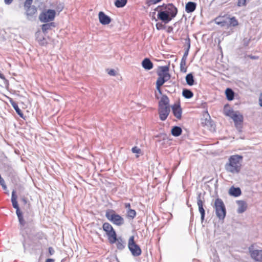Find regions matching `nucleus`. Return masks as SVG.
Instances as JSON below:
<instances>
[{"mask_svg": "<svg viewBox=\"0 0 262 262\" xmlns=\"http://www.w3.org/2000/svg\"><path fill=\"white\" fill-rule=\"evenodd\" d=\"M158 9H160L157 15L158 19L165 24H167L171 21L178 12L177 8L172 4L159 6L155 10Z\"/></svg>", "mask_w": 262, "mask_h": 262, "instance_id": "f257e3e1", "label": "nucleus"}, {"mask_svg": "<svg viewBox=\"0 0 262 262\" xmlns=\"http://www.w3.org/2000/svg\"><path fill=\"white\" fill-rule=\"evenodd\" d=\"M243 157L238 155H234L229 157L225 164L226 170L232 174L238 173L242 169Z\"/></svg>", "mask_w": 262, "mask_h": 262, "instance_id": "f03ea898", "label": "nucleus"}, {"mask_svg": "<svg viewBox=\"0 0 262 262\" xmlns=\"http://www.w3.org/2000/svg\"><path fill=\"white\" fill-rule=\"evenodd\" d=\"M170 112L169 99L166 95H163L158 103V113L161 120H165Z\"/></svg>", "mask_w": 262, "mask_h": 262, "instance_id": "7ed1b4c3", "label": "nucleus"}, {"mask_svg": "<svg viewBox=\"0 0 262 262\" xmlns=\"http://www.w3.org/2000/svg\"><path fill=\"white\" fill-rule=\"evenodd\" d=\"M169 67L168 66H161L159 67L157 71L158 78L156 81V89L160 94H161V86L166 81H167L170 78V75L169 73Z\"/></svg>", "mask_w": 262, "mask_h": 262, "instance_id": "20e7f679", "label": "nucleus"}, {"mask_svg": "<svg viewBox=\"0 0 262 262\" xmlns=\"http://www.w3.org/2000/svg\"><path fill=\"white\" fill-rule=\"evenodd\" d=\"M105 216L113 224L118 226L122 225L124 223V219L113 209L106 210Z\"/></svg>", "mask_w": 262, "mask_h": 262, "instance_id": "39448f33", "label": "nucleus"}, {"mask_svg": "<svg viewBox=\"0 0 262 262\" xmlns=\"http://www.w3.org/2000/svg\"><path fill=\"white\" fill-rule=\"evenodd\" d=\"M214 208L217 216L220 220H223L226 216V211L223 201L219 198L215 200Z\"/></svg>", "mask_w": 262, "mask_h": 262, "instance_id": "423d86ee", "label": "nucleus"}, {"mask_svg": "<svg viewBox=\"0 0 262 262\" xmlns=\"http://www.w3.org/2000/svg\"><path fill=\"white\" fill-rule=\"evenodd\" d=\"M11 201L13 207L16 209V213L18 218L19 222L21 225L24 226L25 224V221L24 219L23 213L19 209L17 201V195L15 190H13L12 192Z\"/></svg>", "mask_w": 262, "mask_h": 262, "instance_id": "0eeeda50", "label": "nucleus"}, {"mask_svg": "<svg viewBox=\"0 0 262 262\" xmlns=\"http://www.w3.org/2000/svg\"><path fill=\"white\" fill-rule=\"evenodd\" d=\"M102 229L104 231L109 243L112 240L115 239V237L117 236L115 230L112 225L108 222H105L103 224Z\"/></svg>", "mask_w": 262, "mask_h": 262, "instance_id": "6e6552de", "label": "nucleus"}, {"mask_svg": "<svg viewBox=\"0 0 262 262\" xmlns=\"http://www.w3.org/2000/svg\"><path fill=\"white\" fill-rule=\"evenodd\" d=\"M128 248L133 256H138L141 254L142 250L135 243L134 236H130L128 239Z\"/></svg>", "mask_w": 262, "mask_h": 262, "instance_id": "1a4fd4ad", "label": "nucleus"}, {"mask_svg": "<svg viewBox=\"0 0 262 262\" xmlns=\"http://www.w3.org/2000/svg\"><path fill=\"white\" fill-rule=\"evenodd\" d=\"M56 12L54 10L49 9L42 12L39 16V19L43 23H48L53 21L55 17Z\"/></svg>", "mask_w": 262, "mask_h": 262, "instance_id": "9d476101", "label": "nucleus"}, {"mask_svg": "<svg viewBox=\"0 0 262 262\" xmlns=\"http://www.w3.org/2000/svg\"><path fill=\"white\" fill-rule=\"evenodd\" d=\"M254 247L255 244H253L249 247L250 255L255 261L262 262V250H255Z\"/></svg>", "mask_w": 262, "mask_h": 262, "instance_id": "9b49d317", "label": "nucleus"}, {"mask_svg": "<svg viewBox=\"0 0 262 262\" xmlns=\"http://www.w3.org/2000/svg\"><path fill=\"white\" fill-rule=\"evenodd\" d=\"M172 111L173 115L178 120L182 118V110L179 103H174L172 106Z\"/></svg>", "mask_w": 262, "mask_h": 262, "instance_id": "f8f14e48", "label": "nucleus"}, {"mask_svg": "<svg viewBox=\"0 0 262 262\" xmlns=\"http://www.w3.org/2000/svg\"><path fill=\"white\" fill-rule=\"evenodd\" d=\"M229 17L227 15L220 16L215 19V22L216 24L222 27H227L228 28V20Z\"/></svg>", "mask_w": 262, "mask_h": 262, "instance_id": "ddd939ff", "label": "nucleus"}, {"mask_svg": "<svg viewBox=\"0 0 262 262\" xmlns=\"http://www.w3.org/2000/svg\"><path fill=\"white\" fill-rule=\"evenodd\" d=\"M235 123V125L237 128H241L243 122V116L238 112L235 114L231 118Z\"/></svg>", "mask_w": 262, "mask_h": 262, "instance_id": "4468645a", "label": "nucleus"}, {"mask_svg": "<svg viewBox=\"0 0 262 262\" xmlns=\"http://www.w3.org/2000/svg\"><path fill=\"white\" fill-rule=\"evenodd\" d=\"M98 18L100 23L103 25H108L112 21L111 18L102 11L99 12Z\"/></svg>", "mask_w": 262, "mask_h": 262, "instance_id": "2eb2a0df", "label": "nucleus"}, {"mask_svg": "<svg viewBox=\"0 0 262 262\" xmlns=\"http://www.w3.org/2000/svg\"><path fill=\"white\" fill-rule=\"evenodd\" d=\"M110 244H116V247L119 250H123L125 247V243L122 238L121 237H117V236L115 237V241L114 239L112 240L110 242Z\"/></svg>", "mask_w": 262, "mask_h": 262, "instance_id": "dca6fc26", "label": "nucleus"}, {"mask_svg": "<svg viewBox=\"0 0 262 262\" xmlns=\"http://www.w3.org/2000/svg\"><path fill=\"white\" fill-rule=\"evenodd\" d=\"M24 6L26 8V13L28 19H30L37 13V9L35 6H31V5H26L25 4Z\"/></svg>", "mask_w": 262, "mask_h": 262, "instance_id": "f3484780", "label": "nucleus"}, {"mask_svg": "<svg viewBox=\"0 0 262 262\" xmlns=\"http://www.w3.org/2000/svg\"><path fill=\"white\" fill-rule=\"evenodd\" d=\"M237 204L238 205L237 212L239 213H242L245 212L247 208V203L242 200L237 201L236 202Z\"/></svg>", "mask_w": 262, "mask_h": 262, "instance_id": "a211bd4d", "label": "nucleus"}, {"mask_svg": "<svg viewBox=\"0 0 262 262\" xmlns=\"http://www.w3.org/2000/svg\"><path fill=\"white\" fill-rule=\"evenodd\" d=\"M197 204L199 207V211L201 214V219L203 220L205 216V210L203 208L204 202L201 200L200 196H199L197 198Z\"/></svg>", "mask_w": 262, "mask_h": 262, "instance_id": "6ab92c4d", "label": "nucleus"}, {"mask_svg": "<svg viewBox=\"0 0 262 262\" xmlns=\"http://www.w3.org/2000/svg\"><path fill=\"white\" fill-rule=\"evenodd\" d=\"M142 66L144 69L150 70L153 68V63L149 58H146L142 62Z\"/></svg>", "mask_w": 262, "mask_h": 262, "instance_id": "aec40b11", "label": "nucleus"}, {"mask_svg": "<svg viewBox=\"0 0 262 262\" xmlns=\"http://www.w3.org/2000/svg\"><path fill=\"white\" fill-rule=\"evenodd\" d=\"M229 193L230 195L237 197L241 194V190L238 187L235 188L234 186H232L229 190Z\"/></svg>", "mask_w": 262, "mask_h": 262, "instance_id": "412c9836", "label": "nucleus"}, {"mask_svg": "<svg viewBox=\"0 0 262 262\" xmlns=\"http://www.w3.org/2000/svg\"><path fill=\"white\" fill-rule=\"evenodd\" d=\"M196 4L194 2H189L186 5L185 10L188 13L193 12L196 9Z\"/></svg>", "mask_w": 262, "mask_h": 262, "instance_id": "4be33fe9", "label": "nucleus"}, {"mask_svg": "<svg viewBox=\"0 0 262 262\" xmlns=\"http://www.w3.org/2000/svg\"><path fill=\"white\" fill-rule=\"evenodd\" d=\"M55 27V25L54 23H46L45 24H43L41 26V29L42 32L44 33H46L49 30H51L52 28Z\"/></svg>", "mask_w": 262, "mask_h": 262, "instance_id": "5701e85b", "label": "nucleus"}, {"mask_svg": "<svg viewBox=\"0 0 262 262\" xmlns=\"http://www.w3.org/2000/svg\"><path fill=\"white\" fill-rule=\"evenodd\" d=\"M182 130L180 127L174 126L171 130V134L174 137H178L181 135Z\"/></svg>", "mask_w": 262, "mask_h": 262, "instance_id": "b1692460", "label": "nucleus"}, {"mask_svg": "<svg viewBox=\"0 0 262 262\" xmlns=\"http://www.w3.org/2000/svg\"><path fill=\"white\" fill-rule=\"evenodd\" d=\"M39 34H40L39 31H38L36 33V35H37L36 37H37V41L38 42V43H39V45L40 46H47L48 44L47 39L44 37H40L39 36Z\"/></svg>", "mask_w": 262, "mask_h": 262, "instance_id": "393cba45", "label": "nucleus"}, {"mask_svg": "<svg viewBox=\"0 0 262 262\" xmlns=\"http://www.w3.org/2000/svg\"><path fill=\"white\" fill-rule=\"evenodd\" d=\"M227 99L231 101L234 99V94L233 91L230 88H227L225 91Z\"/></svg>", "mask_w": 262, "mask_h": 262, "instance_id": "a878e982", "label": "nucleus"}, {"mask_svg": "<svg viewBox=\"0 0 262 262\" xmlns=\"http://www.w3.org/2000/svg\"><path fill=\"white\" fill-rule=\"evenodd\" d=\"M186 81L189 85H193L194 83L193 76L192 73L187 74L186 76Z\"/></svg>", "mask_w": 262, "mask_h": 262, "instance_id": "bb28decb", "label": "nucleus"}, {"mask_svg": "<svg viewBox=\"0 0 262 262\" xmlns=\"http://www.w3.org/2000/svg\"><path fill=\"white\" fill-rule=\"evenodd\" d=\"M182 95L187 99H190L193 96V93L190 90L187 89H184L183 90Z\"/></svg>", "mask_w": 262, "mask_h": 262, "instance_id": "cd10ccee", "label": "nucleus"}, {"mask_svg": "<svg viewBox=\"0 0 262 262\" xmlns=\"http://www.w3.org/2000/svg\"><path fill=\"white\" fill-rule=\"evenodd\" d=\"M127 0H115V5L117 8L123 7L126 4Z\"/></svg>", "mask_w": 262, "mask_h": 262, "instance_id": "c85d7f7f", "label": "nucleus"}, {"mask_svg": "<svg viewBox=\"0 0 262 262\" xmlns=\"http://www.w3.org/2000/svg\"><path fill=\"white\" fill-rule=\"evenodd\" d=\"M11 104L13 106V107L14 108L16 113L18 114V115L21 118H23V113H22L21 111L19 109L18 105L16 103L14 102H12Z\"/></svg>", "mask_w": 262, "mask_h": 262, "instance_id": "c756f323", "label": "nucleus"}, {"mask_svg": "<svg viewBox=\"0 0 262 262\" xmlns=\"http://www.w3.org/2000/svg\"><path fill=\"white\" fill-rule=\"evenodd\" d=\"M238 24L237 20L235 17L229 18L228 20V27L230 26L235 27Z\"/></svg>", "mask_w": 262, "mask_h": 262, "instance_id": "7c9ffc66", "label": "nucleus"}, {"mask_svg": "<svg viewBox=\"0 0 262 262\" xmlns=\"http://www.w3.org/2000/svg\"><path fill=\"white\" fill-rule=\"evenodd\" d=\"M136 216V212L134 209H129L127 211V216L133 219Z\"/></svg>", "mask_w": 262, "mask_h": 262, "instance_id": "2f4dec72", "label": "nucleus"}, {"mask_svg": "<svg viewBox=\"0 0 262 262\" xmlns=\"http://www.w3.org/2000/svg\"><path fill=\"white\" fill-rule=\"evenodd\" d=\"M180 69L181 71L184 73H185L187 71V68L186 67V61L183 58L182 59L180 63Z\"/></svg>", "mask_w": 262, "mask_h": 262, "instance_id": "473e14b6", "label": "nucleus"}, {"mask_svg": "<svg viewBox=\"0 0 262 262\" xmlns=\"http://www.w3.org/2000/svg\"><path fill=\"white\" fill-rule=\"evenodd\" d=\"M21 201L23 202V205L24 206H26L27 208L29 209L31 208V204L29 202H28L27 199L25 197H22L20 199Z\"/></svg>", "mask_w": 262, "mask_h": 262, "instance_id": "72a5a7b5", "label": "nucleus"}, {"mask_svg": "<svg viewBox=\"0 0 262 262\" xmlns=\"http://www.w3.org/2000/svg\"><path fill=\"white\" fill-rule=\"evenodd\" d=\"M162 0H146V4L148 6H150L152 5L156 4Z\"/></svg>", "mask_w": 262, "mask_h": 262, "instance_id": "f704fd0d", "label": "nucleus"}, {"mask_svg": "<svg viewBox=\"0 0 262 262\" xmlns=\"http://www.w3.org/2000/svg\"><path fill=\"white\" fill-rule=\"evenodd\" d=\"M236 112H234L232 110H229L225 112V115L226 116L230 117V118H232L233 117V116L235 114Z\"/></svg>", "mask_w": 262, "mask_h": 262, "instance_id": "c9c22d12", "label": "nucleus"}, {"mask_svg": "<svg viewBox=\"0 0 262 262\" xmlns=\"http://www.w3.org/2000/svg\"><path fill=\"white\" fill-rule=\"evenodd\" d=\"M247 0H237V5L238 7L244 6L246 5Z\"/></svg>", "mask_w": 262, "mask_h": 262, "instance_id": "e433bc0d", "label": "nucleus"}, {"mask_svg": "<svg viewBox=\"0 0 262 262\" xmlns=\"http://www.w3.org/2000/svg\"><path fill=\"white\" fill-rule=\"evenodd\" d=\"M132 151L133 153H135V154H140L141 152V150L140 148H138L137 146H134L132 148Z\"/></svg>", "mask_w": 262, "mask_h": 262, "instance_id": "4c0bfd02", "label": "nucleus"}, {"mask_svg": "<svg viewBox=\"0 0 262 262\" xmlns=\"http://www.w3.org/2000/svg\"><path fill=\"white\" fill-rule=\"evenodd\" d=\"M156 28L158 30H161L164 29V25L161 23H158L156 25Z\"/></svg>", "mask_w": 262, "mask_h": 262, "instance_id": "58836bf2", "label": "nucleus"}, {"mask_svg": "<svg viewBox=\"0 0 262 262\" xmlns=\"http://www.w3.org/2000/svg\"><path fill=\"white\" fill-rule=\"evenodd\" d=\"M108 74L111 76H115L116 75V72L113 69H111L108 70Z\"/></svg>", "mask_w": 262, "mask_h": 262, "instance_id": "ea45409f", "label": "nucleus"}, {"mask_svg": "<svg viewBox=\"0 0 262 262\" xmlns=\"http://www.w3.org/2000/svg\"><path fill=\"white\" fill-rule=\"evenodd\" d=\"M49 253L50 255H52L54 253V250L52 247H49Z\"/></svg>", "mask_w": 262, "mask_h": 262, "instance_id": "a19ab883", "label": "nucleus"}, {"mask_svg": "<svg viewBox=\"0 0 262 262\" xmlns=\"http://www.w3.org/2000/svg\"><path fill=\"white\" fill-rule=\"evenodd\" d=\"M33 0H26L25 1V5H31L32 3Z\"/></svg>", "mask_w": 262, "mask_h": 262, "instance_id": "79ce46f5", "label": "nucleus"}, {"mask_svg": "<svg viewBox=\"0 0 262 262\" xmlns=\"http://www.w3.org/2000/svg\"><path fill=\"white\" fill-rule=\"evenodd\" d=\"M124 206L126 208L130 209V203H125Z\"/></svg>", "mask_w": 262, "mask_h": 262, "instance_id": "37998d69", "label": "nucleus"}, {"mask_svg": "<svg viewBox=\"0 0 262 262\" xmlns=\"http://www.w3.org/2000/svg\"><path fill=\"white\" fill-rule=\"evenodd\" d=\"M259 105L262 106V94L260 95L259 99Z\"/></svg>", "mask_w": 262, "mask_h": 262, "instance_id": "c03bdc74", "label": "nucleus"}, {"mask_svg": "<svg viewBox=\"0 0 262 262\" xmlns=\"http://www.w3.org/2000/svg\"><path fill=\"white\" fill-rule=\"evenodd\" d=\"M55 260L54 259H52V258H48L46 260V262H54Z\"/></svg>", "mask_w": 262, "mask_h": 262, "instance_id": "a18cd8bd", "label": "nucleus"}, {"mask_svg": "<svg viewBox=\"0 0 262 262\" xmlns=\"http://www.w3.org/2000/svg\"><path fill=\"white\" fill-rule=\"evenodd\" d=\"M12 1L13 0H5V2L6 4H10Z\"/></svg>", "mask_w": 262, "mask_h": 262, "instance_id": "49530a36", "label": "nucleus"}, {"mask_svg": "<svg viewBox=\"0 0 262 262\" xmlns=\"http://www.w3.org/2000/svg\"><path fill=\"white\" fill-rule=\"evenodd\" d=\"M1 185H2V187H3L4 190H7V186H6L5 183H4V184H2Z\"/></svg>", "mask_w": 262, "mask_h": 262, "instance_id": "de8ad7c7", "label": "nucleus"}, {"mask_svg": "<svg viewBox=\"0 0 262 262\" xmlns=\"http://www.w3.org/2000/svg\"><path fill=\"white\" fill-rule=\"evenodd\" d=\"M258 58V57H252V58H253V59H256V58Z\"/></svg>", "mask_w": 262, "mask_h": 262, "instance_id": "09e8293b", "label": "nucleus"}, {"mask_svg": "<svg viewBox=\"0 0 262 262\" xmlns=\"http://www.w3.org/2000/svg\"><path fill=\"white\" fill-rule=\"evenodd\" d=\"M136 157H137V158H138V157H139V155H137V156H136Z\"/></svg>", "mask_w": 262, "mask_h": 262, "instance_id": "8fccbe9b", "label": "nucleus"}]
</instances>
